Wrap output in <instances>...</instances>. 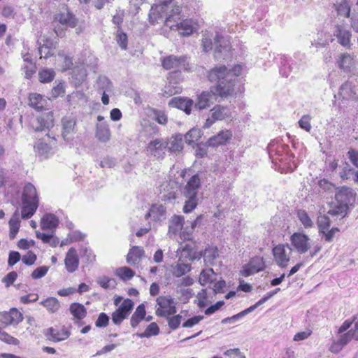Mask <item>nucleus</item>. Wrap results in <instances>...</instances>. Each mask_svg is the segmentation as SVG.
Here are the masks:
<instances>
[{
    "label": "nucleus",
    "mask_w": 358,
    "mask_h": 358,
    "mask_svg": "<svg viewBox=\"0 0 358 358\" xmlns=\"http://www.w3.org/2000/svg\"><path fill=\"white\" fill-rule=\"evenodd\" d=\"M334 5L338 15L349 17L350 8L347 0H334Z\"/></svg>",
    "instance_id": "8fccbe9b"
},
{
    "label": "nucleus",
    "mask_w": 358,
    "mask_h": 358,
    "mask_svg": "<svg viewBox=\"0 0 358 358\" xmlns=\"http://www.w3.org/2000/svg\"><path fill=\"white\" fill-rule=\"evenodd\" d=\"M150 217L155 222H162L166 220V210L162 204H153L149 212L145 215V218Z\"/></svg>",
    "instance_id": "cd10ccee"
},
{
    "label": "nucleus",
    "mask_w": 358,
    "mask_h": 358,
    "mask_svg": "<svg viewBox=\"0 0 358 358\" xmlns=\"http://www.w3.org/2000/svg\"><path fill=\"white\" fill-rule=\"evenodd\" d=\"M167 145L162 138H155L150 141L145 147L146 155L155 157V159H163Z\"/></svg>",
    "instance_id": "ddd939ff"
},
{
    "label": "nucleus",
    "mask_w": 358,
    "mask_h": 358,
    "mask_svg": "<svg viewBox=\"0 0 358 358\" xmlns=\"http://www.w3.org/2000/svg\"><path fill=\"white\" fill-rule=\"evenodd\" d=\"M67 101L71 106L83 105L87 101L85 94L82 91H76L69 94Z\"/></svg>",
    "instance_id": "a18cd8bd"
},
{
    "label": "nucleus",
    "mask_w": 358,
    "mask_h": 358,
    "mask_svg": "<svg viewBox=\"0 0 358 358\" xmlns=\"http://www.w3.org/2000/svg\"><path fill=\"white\" fill-rule=\"evenodd\" d=\"M45 335L49 340L59 342L66 339L69 336V333L64 329H58L50 327L45 330Z\"/></svg>",
    "instance_id": "72a5a7b5"
},
{
    "label": "nucleus",
    "mask_w": 358,
    "mask_h": 358,
    "mask_svg": "<svg viewBox=\"0 0 358 358\" xmlns=\"http://www.w3.org/2000/svg\"><path fill=\"white\" fill-rule=\"evenodd\" d=\"M192 266L189 263L183 262L180 259L171 266V272L176 278L185 275L191 271Z\"/></svg>",
    "instance_id": "473e14b6"
},
{
    "label": "nucleus",
    "mask_w": 358,
    "mask_h": 358,
    "mask_svg": "<svg viewBox=\"0 0 358 358\" xmlns=\"http://www.w3.org/2000/svg\"><path fill=\"white\" fill-rule=\"evenodd\" d=\"M201 45L206 52L215 48V57L217 59L227 56L230 50L227 41L217 32L214 34L210 31H206L203 34Z\"/></svg>",
    "instance_id": "7ed1b4c3"
},
{
    "label": "nucleus",
    "mask_w": 358,
    "mask_h": 358,
    "mask_svg": "<svg viewBox=\"0 0 358 358\" xmlns=\"http://www.w3.org/2000/svg\"><path fill=\"white\" fill-rule=\"evenodd\" d=\"M340 176L343 179L350 180L358 182V171H355L348 164H343L340 171Z\"/></svg>",
    "instance_id": "de8ad7c7"
},
{
    "label": "nucleus",
    "mask_w": 358,
    "mask_h": 358,
    "mask_svg": "<svg viewBox=\"0 0 358 358\" xmlns=\"http://www.w3.org/2000/svg\"><path fill=\"white\" fill-rule=\"evenodd\" d=\"M334 36L337 38L340 45L348 49L351 48V32L346 26L343 24L336 25Z\"/></svg>",
    "instance_id": "a211bd4d"
},
{
    "label": "nucleus",
    "mask_w": 358,
    "mask_h": 358,
    "mask_svg": "<svg viewBox=\"0 0 358 358\" xmlns=\"http://www.w3.org/2000/svg\"><path fill=\"white\" fill-rule=\"evenodd\" d=\"M352 339L358 341V322L355 320L354 327L341 335V342L348 343Z\"/></svg>",
    "instance_id": "603ef678"
},
{
    "label": "nucleus",
    "mask_w": 358,
    "mask_h": 358,
    "mask_svg": "<svg viewBox=\"0 0 358 358\" xmlns=\"http://www.w3.org/2000/svg\"><path fill=\"white\" fill-rule=\"evenodd\" d=\"M115 275L122 280L126 281L130 280L134 275V272L128 267L122 266L115 271Z\"/></svg>",
    "instance_id": "13d9d810"
},
{
    "label": "nucleus",
    "mask_w": 358,
    "mask_h": 358,
    "mask_svg": "<svg viewBox=\"0 0 358 358\" xmlns=\"http://www.w3.org/2000/svg\"><path fill=\"white\" fill-rule=\"evenodd\" d=\"M291 250L288 244H279L273 248L274 261L279 267L287 266L290 260Z\"/></svg>",
    "instance_id": "9d476101"
},
{
    "label": "nucleus",
    "mask_w": 358,
    "mask_h": 358,
    "mask_svg": "<svg viewBox=\"0 0 358 358\" xmlns=\"http://www.w3.org/2000/svg\"><path fill=\"white\" fill-rule=\"evenodd\" d=\"M336 64L341 69L345 72H353L358 66V62L349 53L340 55L336 59Z\"/></svg>",
    "instance_id": "4be33fe9"
},
{
    "label": "nucleus",
    "mask_w": 358,
    "mask_h": 358,
    "mask_svg": "<svg viewBox=\"0 0 358 358\" xmlns=\"http://www.w3.org/2000/svg\"><path fill=\"white\" fill-rule=\"evenodd\" d=\"M178 10L171 5L166 7L155 3L149 13L150 22L153 24L163 22L166 27L178 31L179 35L189 36L197 30L198 24L192 18L183 19L186 15Z\"/></svg>",
    "instance_id": "f257e3e1"
},
{
    "label": "nucleus",
    "mask_w": 358,
    "mask_h": 358,
    "mask_svg": "<svg viewBox=\"0 0 358 358\" xmlns=\"http://www.w3.org/2000/svg\"><path fill=\"white\" fill-rule=\"evenodd\" d=\"M210 115L217 121L232 117V112L229 107L217 105L210 110Z\"/></svg>",
    "instance_id": "2f4dec72"
},
{
    "label": "nucleus",
    "mask_w": 358,
    "mask_h": 358,
    "mask_svg": "<svg viewBox=\"0 0 358 358\" xmlns=\"http://www.w3.org/2000/svg\"><path fill=\"white\" fill-rule=\"evenodd\" d=\"M352 198V193L349 188L343 187L336 192L335 199L337 203L348 206Z\"/></svg>",
    "instance_id": "79ce46f5"
},
{
    "label": "nucleus",
    "mask_w": 358,
    "mask_h": 358,
    "mask_svg": "<svg viewBox=\"0 0 358 358\" xmlns=\"http://www.w3.org/2000/svg\"><path fill=\"white\" fill-rule=\"evenodd\" d=\"M145 251L142 247L133 246L127 255V262L131 265H136L143 257Z\"/></svg>",
    "instance_id": "f704fd0d"
},
{
    "label": "nucleus",
    "mask_w": 358,
    "mask_h": 358,
    "mask_svg": "<svg viewBox=\"0 0 358 358\" xmlns=\"http://www.w3.org/2000/svg\"><path fill=\"white\" fill-rule=\"evenodd\" d=\"M220 87H211L209 91H203L197 96L196 101L194 103V108L199 110L206 109L216 101V96L225 97Z\"/></svg>",
    "instance_id": "0eeeda50"
},
{
    "label": "nucleus",
    "mask_w": 358,
    "mask_h": 358,
    "mask_svg": "<svg viewBox=\"0 0 358 358\" xmlns=\"http://www.w3.org/2000/svg\"><path fill=\"white\" fill-rule=\"evenodd\" d=\"M178 186L173 182H166L160 185L159 198L162 201L172 202L176 199V192Z\"/></svg>",
    "instance_id": "5701e85b"
},
{
    "label": "nucleus",
    "mask_w": 358,
    "mask_h": 358,
    "mask_svg": "<svg viewBox=\"0 0 358 358\" xmlns=\"http://www.w3.org/2000/svg\"><path fill=\"white\" fill-rule=\"evenodd\" d=\"M162 65L166 70L178 69L189 71V63L185 56L169 55L162 59Z\"/></svg>",
    "instance_id": "9b49d317"
},
{
    "label": "nucleus",
    "mask_w": 358,
    "mask_h": 358,
    "mask_svg": "<svg viewBox=\"0 0 358 358\" xmlns=\"http://www.w3.org/2000/svg\"><path fill=\"white\" fill-rule=\"evenodd\" d=\"M78 24V19L69 10V9L64 6L55 14L52 22L55 36L62 37L64 35V30L67 28H74Z\"/></svg>",
    "instance_id": "20e7f679"
},
{
    "label": "nucleus",
    "mask_w": 358,
    "mask_h": 358,
    "mask_svg": "<svg viewBox=\"0 0 358 358\" xmlns=\"http://www.w3.org/2000/svg\"><path fill=\"white\" fill-rule=\"evenodd\" d=\"M218 256V250L215 247H208L203 252L204 261L210 264Z\"/></svg>",
    "instance_id": "680f3d73"
},
{
    "label": "nucleus",
    "mask_w": 358,
    "mask_h": 358,
    "mask_svg": "<svg viewBox=\"0 0 358 358\" xmlns=\"http://www.w3.org/2000/svg\"><path fill=\"white\" fill-rule=\"evenodd\" d=\"M169 105L183 110L187 115H189L194 108L192 99L181 96L173 98L169 101Z\"/></svg>",
    "instance_id": "b1692460"
},
{
    "label": "nucleus",
    "mask_w": 358,
    "mask_h": 358,
    "mask_svg": "<svg viewBox=\"0 0 358 358\" xmlns=\"http://www.w3.org/2000/svg\"><path fill=\"white\" fill-rule=\"evenodd\" d=\"M99 93L101 94V101L103 104L109 103V96L113 93V85L112 82L106 76H99L97 82Z\"/></svg>",
    "instance_id": "dca6fc26"
},
{
    "label": "nucleus",
    "mask_w": 358,
    "mask_h": 358,
    "mask_svg": "<svg viewBox=\"0 0 358 358\" xmlns=\"http://www.w3.org/2000/svg\"><path fill=\"white\" fill-rule=\"evenodd\" d=\"M69 311L72 315L78 320H82L87 315L85 307L79 303H73L70 305Z\"/></svg>",
    "instance_id": "09e8293b"
},
{
    "label": "nucleus",
    "mask_w": 358,
    "mask_h": 358,
    "mask_svg": "<svg viewBox=\"0 0 358 358\" xmlns=\"http://www.w3.org/2000/svg\"><path fill=\"white\" fill-rule=\"evenodd\" d=\"M184 224V217L182 215H174L169 221V232L170 236L176 235L182 229Z\"/></svg>",
    "instance_id": "c9c22d12"
},
{
    "label": "nucleus",
    "mask_w": 358,
    "mask_h": 358,
    "mask_svg": "<svg viewBox=\"0 0 358 358\" xmlns=\"http://www.w3.org/2000/svg\"><path fill=\"white\" fill-rule=\"evenodd\" d=\"M56 39L57 36H55L54 38H50L43 36L41 38L40 47L38 48L41 58H48L53 55V49L55 48L57 43Z\"/></svg>",
    "instance_id": "aec40b11"
},
{
    "label": "nucleus",
    "mask_w": 358,
    "mask_h": 358,
    "mask_svg": "<svg viewBox=\"0 0 358 358\" xmlns=\"http://www.w3.org/2000/svg\"><path fill=\"white\" fill-rule=\"evenodd\" d=\"M201 136V131L199 129H190L185 136V140L189 145L197 142Z\"/></svg>",
    "instance_id": "4d7b16f0"
},
{
    "label": "nucleus",
    "mask_w": 358,
    "mask_h": 358,
    "mask_svg": "<svg viewBox=\"0 0 358 358\" xmlns=\"http://www.w3.org/2000/svg\"><path fill=\"white\" fill-rule=\"evenodd\" d=\"M215 273L213 268L203 269L199 275V283L204 286L207 284L211 283L215 278Z\"/></svg>",
    "instance_id": "3c124183"
},
{
    "label": "nucleus",
    "mask_w": 358,
    "mask_h": 358,
    "mask_svg": "<svg viewBox=\"0 0 358 358\" xmlns=\"http://www.w3.org/2000/svg\"><path fill=\"white\" fill-rule=\"evenodd\" d=\"M38 76L41 83H49L53 80L55 71L52 69H43L39 71Z\"/></svg>",
    "instance_id": "e2e57ef3"
},
{
    "label": "nucleus",
    "mask_w": 358,
    "mask_h": 358,
    "mask_svg": "<svg viewBox=\"0 0 358 358\" xmlns=\"http://www.w3.org/2000/svg\"><path fill=\"white\" fill-rule=\"evenodd\" d=\"M279 59L281 63L280 73L283 77L288 78L299 70L298 64L287 56L280 55Z\"/></svg>",
    "instance_id": "6ab92c4d"
},
{
    "label": "nucleus",
    "mask_w": 358,
    "mask_h": 358,
    "mask_svg": "<svg viewBox=\"0 0 358 358\" xmlns=\"http://www.w3.org/2000/svg\"><path fill=\"white\" fill-rule=\"evenodd\" d=\"M62 135L64 140L70 145H73L74 136L76 133V120L74 118L65 117L62 120Z\"/></svg>",
    "instance_id": "f3484780"
},
{
    "label": "nucleus",
    "mask_w": 358,
    "mask_h": 358,
    "mask_svg": "<svg viewBox=\"0 0 358 358\" xmlns=\"http://www.w3.org/2000/svg\"><path fill=\"white\" fill-rule=\"evenodd\" d=\"M24 319L22 313L16 308H12L8 311L0 312V324L3 327H17Z\"/></svg>",
    "instance_id": "f8f14e48"
},
{
    "label": "nucleus",
    "mask_w": 358,
    "mask_h": 358,
    "mask_svg": "<svg viewBox=\"0 0 358 358\" xmlns=\"http://www.w3.org/2000/svg\"><path fill=\"white\" fill-rule=\"evenodd\" d=\"M330 227V220L327 216H321L318 218L319 232L325 234Z\"/></svg>",
    "instance_id": "338daca9"
},
{
    "label": "nucleus",
    "mask_w": 358,
    "mask_h": 358,
    "mask_svg": "<svg viewBox=\"0 0 358 358\" xmlns=\"http://www.w3.org/2000/svg\"><path fill=\"white\" fill-rule=\"evenodd\" d=\"M29 105L37 110H43L47 103L46 99L37 93H31L29 96Z\"/></svg>",
    "instance_id": "a19ab883"
},
{
    "label": "nucleus",
    "mask_w": 358,
    "mask_h": 358,
    "mask_svg": "<svg viewBox=\"0 0 358 358\" xmlns=\"http://www.w3.org/2000/svg\"><path fill=\"white\" fill-rule=\"evenodd\" d=\"M297 217L305 229H310L313 227V221L311 220V218L309 217L306 211H305L304 210H298Z\"/></svg>",
    "instance_id": "6e6d98bb"
},
{
    "label": "nucleus",
    "mask_w": 358,
    "mask_h": 358,
    "mask_svg": "<svg viewBox=\"0 0 358 358\" xmlns=\"http://www.w3.org/2000/svg\"><path fill=\"white\" fill-rule=\"evenodd\" d=\"M134 306V303L132 300L129 299H124L119 308L113 313V322L116 325L120 324L129 316Z\"/></svg>",
    "instance_id": "2eb2a0df"
},
{
    "label": "nucleus",
    "mask_w": 358,
    "mask_h": 358,
    "mask_svg": "<svg viewBox=\"0 0 358 358\" xmlns=\"http://www.w3.org/2000/svg\"><path fill=\"white\" fill-rule=\"evenodd\" d=\"M0 340L10 345H16L19 343V341L17 338L3 331L1 327H0Z\"/></svg>",
    "instance_id": "69168bd1"
},
{
    "label": "nucleus",
    "mask_w": 358,
    "mask_h": 358,
    "mask_svg": "<svg viewBox=\"0 0 358 358\" xmlns=\"http://www.w3.org/2000/svg\"><path fill=\"white\" fill-rule=\"evenodd\" d=\"M167 148L171 152L180 151L183 148L182 136L181 134H177L171 137L168 141H166Z\"/></svg>",
    "instance_id": "49530a36"
},
{
    "label": "nucleus",
    "mask_w": 358,
    "mask_h": 358,
    "mask_svg": "<svg viewBox=\"0 0 358 358\" xmlns=\"http://www.w3.org/2000/svg\"><path fill=\"white\" fill-rule=\"evenodd\" d=\"M54 126L53 114L51 112L43 114L36 120V124L33 125L36 131L49 129Z\"/></svg>",
    "instance_id": "c756f323"
},
{
    "label": "nucleus",
    "mask_w": 358,
    "mask_h": 358,
    "mask_svg": "<svg viewBox=\"0 0 358 358\" xmlns=\"http://www.w3.org/2000/svg\"><path fill=\"white\" fill-rule=\"evenodd\" d=\"M9 237L14 239L19 231L20 220L18 210H16L9 220Z\"/></svg>",
    "instance_id": "ea45409f"
},
{
    "label": "nucleus",
    "mask_w": 358,
    "mask_h": 358,
    "mask_svg": "<svg viewBox=\"0 0 358 358\" xmlns=\"http://www.w3.org/2000/svg\"><path fill=\"white\" fill-rule=\"evenodd\" d=\"M97 282L104 289H113L116 285V282L114 279L106 276L100 277L98 279Z\"/></svg>",
    "instance_id": "0e129e2a"
},
{
    "label": "nucleus",
    "mask_w": 358,
    "mask_h": 358,
    "mask_svg": "<svg viewBox=\"0 0 358 358\" xmlns=\"http://www.w3.org/2000/svg\"><path fill=\"white\" fill-rule=\"evenodd\" d=\"M338 96L347 100L356 99L357 98L354 87L350 82H346L341 86Z\"/></svg>",
    "instance_id": "58836bf2"
},
{
    "label": "nucleus",
    "mask_w": 358,
    "mask_h": 358,
    "mask_svg": "<svg viewBox=\"0 0 358 358\" xmlns=\"http://www.w3.org/2000/svg\"><path fill=\"white\" fill-rule=\"evenodd\" d=\"M159 333V328L158 325L155 322H152L147 327L144 332L138 333L137 334V336L141 338H149L152 336H157Z\"/></svg>",
    "instance_id": "864d4df0"
},
{
    "label": "nucleus",
    "mask_w": 358,
    "mask_h": 358,
    "mask_svg": "<svg viewBox=\"0 0 358 358\" xmlns=\"http://www.w3.org/2000/svg\"><path fill=\"white\" fill-rule=\"evenodd\" d=\"M158 308L156 310V315L160 317H168L174 315L176 310V302L170 296H160L157 299Z\"/></svg>",
    "instance_id": "6e6552de"
},
{
    "label": "nucleus",
    "mask_w": 358,
    "mask_h": 358,
    "mask_svg": "<svg viewBox=\"0 0 358 358\" xmlns=\"http://www.w3.org/2000/svg\"><path fill=\"white\" fill-rule=\"evenodd\" d=\"M201 187V178L196 173L192 176L187 181L183 189L185 196H194L198 195V190Z\"/></svg>",
    "instance_id": "393cba45"
},
{
    "label": "nucleus",
    "mask_w": 358,
    "mask_h": 358,
    "mask_svg": "<svg viewBox=\"0 0 358 358\" xmlns=\"http://www.w3.org/2000/svg\"><path fill=\"white\" fill-rule=\"evenodd\" d=\"M187 201L183 207V211L185 213L192 212L198 204V198L196 196H185Z\"/></svg>",
    "instance_id": "052dcab7"
},
{
    "label": "nucleus",
    "mask_w": 358,
    "mask_h": 358,
    "mask_svg": "<svg viewBox=\"0 0 358 358\" xmlns=\"http://www.w3.org/2000/svg\"><path fill=\"white\" fill-rule=\"evenodd\" d=\"M312 117L310 115H304L301 117V118L299 120V125L302 129H304L307 132H310L312 126L310 124V121Z\"/></svg>",
    "instance_id": "774afa93"
},
{
    "label": "nucleus",
    "mask_w": 358,
    "mask_h": 358,
    "mask_svg": "<svg viewBox=\"0 0 358 358\" xmlns=\"http://www.w3.org/2000/svg\"><path fill=\"white\" fill-rule=\"evenodd\" d=\"M55 141V138L50 139L49 135H47L46 138H43L42 140H39L35 145L34 149L36 152L45 157H48V155L52 152V145L51 141L54 142Z\"/></svg>",
    "instance_id": "c85d7f7f"
},
{
    "label": "nucleus",
    "mask_w": 358,
    "mask_h": 358,
    "mask_svg": "<svg viewBox=\"0 0 358 358\" xmlns=\"http://www.w3.org/2000/svg\"><path fill=\"white\" fill-rule=\"evenodd\" d=\"M22 201V217L29 219L35 213L38 206L36 189L32 184L28 183L24 186Z\"/></svg>",
    "instance_id": "39448f33"
},
{
    "label": "nucleus",
    "mask_w": 358,
    "mask_h": 358,
    "mask_svg": "<svg viewBox=\"0 0 358 358\" xmlns=\"http://www.w3.org/2000/svg\"><path fill=\"white\" fill-rule=\"evenodd\" d=\"M231 138L232 132L228 129H224L210 137L208 140L207 143L210 147H217L226 144Z\"/></svg>",
    "instance_id": "a878e982"
},
{
    "label": "nucleus",
    "mask_w": 358,
    "mask_h": 358,
    "mask_svg": "<svg viewBox=\"0 0 358 358\" xmlns=\"http://www.w3.org/2000/svg\"><path fill=\"white\" fill-rule=\"evenodd\" d=\"M242 70L243 67L240 64L230 69L225 66H215L209 71L208 77L210 82L216 83L213 87H220V90L226 92V97L234 92L235 78L241 74Z\"/></svg>",
    "instance_id": "f03ea898"
},
{
    "label": "nucleus",
    "mask_w": 358,
    "mask_h": 358,
    "mask_svg": "<svg viewBox=\"0 0 358 358\" xmlns=\"http://www.w3.org/2000/svg\"><path fill=\"white\" fill-rule=\"evenodd\" d=\"M87 69L84 64L75 66L71 73V82L75 85H81L87 78Z\"/></svg>",
    "instance_id": "7c9ffc66"
},
{
    "label": "nucleus",
    "mask_w": 358,
    "mask_h": 358,
    "mask_svg": "<svg viewBox=\"0 0 358 358\" xmlns=\"http://www.w3.org/2000/svg\"><path fill=\"white\" fill-rule=\"evenodd\" d=\"M96 136L101 142L106 143L110 140V130L106 122L96 124Z\"/></svg>",
    "instance_id": "e433bc0d"
},
{
    "label": "nucleus",
    "mask_w": 358,
    "mask_h": 358,
    "mask_svg": "<svg viewBox=\"0 0 358 358\" xmlns=\"http://www.w3.org/2000/svg\"><path fill=\"white\" fill-rule=\"evenodd\" d=\"M157 3L166 7L178 8L180 13L190 15L201 9L203 3L200 0H156Z\"/></svg>",
    "instance_id": "423d86ee"
},
{
    "label": "nucleus",
    "mask_w": 358,
    "mask_h": 358,
    "mask_svg": "<svg viewBox=\"0 0 358 358\" xmlns=\"http://www.w3.org/2000/svg\"><path fill=\"white\" fill-rule=\"evenodd\" d=\"M203 216L199 215L196 220L190 223V225L182 227V229L180 231L179 237L182 241H189L192 238V234L196 226L200 223Z\"/></svg>",
    "instance_id": "4c0bfd02"
},
{
    "label": "nucleus",
    "mask_w": 358,
    "mask_h": 358,
    "mask_svg": "<svg viewBox=\"0 0 358 358\" xmlns=\"http://www.w3.org/2000/svg\"><path fill=\"white\" fill-rule=\"evenodd\" d=\"M290 243L294 250L299 254H306L311 248V240L303 232H294L290 236Z\"/></svg>",
    "instance_id": "1a4fd4ad"
},
{
    "label": "nucleus",
    "mask_w": 358,
    "mask_h": 358,
    "mask_svg": "<svg viewBox=\"0 0 358 358\" xmlns=\"http://www.w3.org/2000/svg\"><path fill=\"white\" fill-rule=\"evenodd\" d=\"M59 220L53 214L45 215L41 221V227L43 230L53 229L57 227Z\"/></svg>",
    "instance_id": "c03bdc74"
},
{
    "label": "nucleus",
    "mask_w": 358,
    "mask_h": 358,
    "mask_svg": "<svg viewBox=\"0 0 358 358\" xmlns=\"http://www.w3.org/2000/svg\"><path fill=\"white\" fill-rule=\"evenodd\" d=\"M348 209V206H345V204H342L340 203H333L331 206V208L329 210L328 213L331 215H343L346 213Z\"/></svg>",
    "instance_id": "bf43d9fd"
},
{
    "label": "nucleus",
    "mask_w": 358,
    "mask_h": 358,
    "mask_svg": "<svg viewBox=\"0 0 358 358\" xmlns=\"http://www.w3.org/2000/svg\"><path fill=\"white\" fill-rule=\"evenodd\" d=\"M266 265L262 257L256 256L250 259L249 262L243 266L240 273L244 277L254 275L264 269Z\"/></svg>",
    "instance_id": "4468645a"
},
{
    "label": "nucleus",
    "mask_w": 358,
    "mask_h": 358,
    "mask_svg": "<svg viewBox=\"0 0 358 358\" xmlns=\"http://www.w3.org/2000/svg\"><path fill=\"white\" fill-rule=\"evenodd\" d=\"M64 264L69 273H73L78 269L79 258L77 255V251L74 248H71L68 250L65 257Z\"/></svg>",
    "instance_id": "bb28decb"
},
{
    "label": "nucleus",
    "mask_w": 358,
    "mask_h": 358,
    "mask_svg": "<svg viewBox=\"0 0 358 358\" xmlns=\"http://www.w3.org/2000/svg\"><path fill=\"white\" fill-rule=\"evenodd\" d=\"M41 304L51 313L57 311L60 307L59 301L55 297H49L41 302Z\"/></svg>",
    "instance_id": "5fc2aeb1"
},
{
    "label": "nucleus",
    "mask_w": 358,
    "mask_h": 358,
    "mask_svg": "<svg viewBox=\"0 0 358 358\" xmlns=\"http://www.w3.org/2000/svg\"><path fill=\"white\" fill-rule=\"evenodd\" d=\"M288 146L282 143L280 141H273L268 145V152L270 157L276 156L275 160L280 162L286 160L284 155L287 154Z\"/></svg>",
    "instance_id": "412c9836"
},
{
    "label": "nucleus",
    "mask_w": 358,
    "mask_h": 358,
    "mask_svg": "<svg viewBox=\"0 0 358 358\" xmlns=\"http://www.w3.org/2000/svg\"><path fill=\"white\" fill-rule=\"evenodd\" d=\"M146 315L145 307L143 303L137 306L134 313L131 315L130 324L133 328H136L138 324L144 320Z\"/></svg>",
    "instance_id": "37998d69"
}]
</instances>
